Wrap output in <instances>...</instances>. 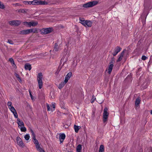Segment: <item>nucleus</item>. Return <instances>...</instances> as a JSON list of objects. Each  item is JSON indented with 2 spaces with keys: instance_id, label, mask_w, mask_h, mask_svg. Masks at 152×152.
<instances>
[{
  "instance_id": "obj_44",
  "label": "nucleus",
  "mask_w": 152,
  "mask_h": 152,
  "mask_svg": "<svg viewBox=\"0 0 152 152\" xmlns=\"http://www.w3.org/2000/svg\"><path fill=\"white\" fill-rule=\"evenodd\" d=\"M61 114H62V113L59 111H58L57 112V116H61Z\"/></svg>"
},
{
  "instance_id": "obj_56",
  "label": "nucleus",
  "mask_w": 152,
  "mask_h": 152,
  "mask_svg": "<svg viewBox=\"0 0 152 152\" xmlns=\"http://www.w3.org/2000/svg\"><path fill=\"white\" fill-rule=\"evenodd\" d=\"M62 114H65V113H63Z\"/></svg>"
},
{
  "instance_id": "obj_23",
  "label": "nucleus",
  "mask_w": 152,
  "mask_h": 152,
  "mask_svg": "<svg viewBox=\"0 0 152 152\" xmlns=\"http://www.w3.org/2000/svg\"><path fill=\"white\" fill-rule=\"evenodd\" d=\"M74 128L75 132L76 133H77L78 132V130L79 129V126L75 125L74 126Z\"/></svg>"
},
{
  "instance_id": "obj_36",
  "label": "nucleus",
  "mask_w": 152,
  "mask_h": 152,
  "mask_svg": "<svg viewBox=\"0 0 152 152\" xmlns=\"http://www.w3.org/2000/svg\"><path fill=\"white\" fill-rule=\"evenodd\" d=\"M32 1V4L33 5H36V4H38V1Z\"/></svg>"
},
{
  "instance_id": "obj_9",
  "label": "nucleus",
  "mask_w": 152,
  "mask_h": 152,
  "mask_svg": "<svg viewBox=\"0 0 152 152\" xmlns=\"http://www.w3.org/2000/svg\"><path fill=\"white\" fill-rule=\"evenodd\" d=\"M121 50V48L119 46H117L114 50V52L112 54L113 56H115Z\"/></svg>"
},
{
  "instance_id": "obj_29",
  "label": "nucleus",
  "mask_w": 152,
  "mask_h": 152,
  "mask_svg": "<svg viewBox=\"0 0 152 152\" xmlns=\"http://www.w3.org/2000/svg\"><path fill=\"white\" fill-rule=\"evenodd\" d=\"M18 144L20 146L23 147V146H24V144L22 140L20 142H19Z\"/></svg>"
},
{
  "instance_id": "obj_11",
  "label": "nucleus",
  "mask_w": 152,
  "mask_h": 152,
  "mask_svg": "<svg viewBox=\"0 0 152 152\" xmlns=\"http://www.w3.org/2000/svg\"><path fill=\"white\" fill-rule=\"evenodd\" d=\"M72 72H69L67 73L66 76L65 78V81L66 82H67L68 80L70 79V77L72 76Z\"/></svg>"
},
{
  "instance_id": "obj_49",
  "label": "nucleus",
  "mask_w": 152,
  "mask_h": 152,
  "mask_svg": "<svg viewBox=\"0 0 152 152\" xmlns=\"http://www.w3.org/2000/svg\"><path fill=\"white\" fill-rule=\"evenodd\" d=\"M29 91L30 96L31 99H33V98H32L33 96H32V95L31 94V92L29 90Z\"/></svg>"
},
{
  "instance_id": "obj_55",
  "label": "nucleus",
  "mask_w": 152,
  "mask_h": 152,
  "mask_svg": "<svg viewBox=\"0 0 152 152\" xmlns=\"http://www.w3.org/2000/svg\"><path fill=\"white\" fill-rule=\"evenodd\" d=\"M151 152H152V148L151 149Z\"/></svg>"
},
{
  "instance_id": "obj_6",
  "label": "nucleus",
  "mask_w": 152,
  "mask_h": 152,
  "mask_svg": "<svg viewBox=\"0 0 152 152\" xmlns=\"http://www.w3.org/2000/svg\"><path fill=\"white\" fill-rule=\"evenodd\" d=\"M53 30L52 28H43L41 30V32L44 34H46L50 33Z\"/></svg>"
},
{
  "instance_id": "obj_19",
  "label": "nucleus",
  "mask_w": 152,
  "mask_h": 152,
  "mask_svg": "<svg viewBox=\"0 0 152 152\" xmlns=\"http://www.w3.org/2000/svg\"><path fill=\"white\" fill-rule=\"evenodd\" d=\"M38 4L39 5H47L48 3L45 1H38Z\"/></svg>"
},
{
  "instance_id": "obj_54",
  "label": "nucleus",
  "mask_w": 152,
  "mask_h": 152,
  "mask_svg": "<svg viewBox=\"0 0 152 152\" xmlns=\"http://www.w3.org/2000/svg\"><path fill=\"white\" fill-rule=\"evenodd\" d=\"M150 113L151 114H152V110L151 111Z\"/></svg>"
},
{
  "instance_id": "obj_15",
  "label": "nucleus",
  "mask_w": 152,
  "mask_h": 152,
  "mask_svg": "<svg viewBox=\"0 0 152 152\" xmlns=\"http://www.w3.org/2000/svg\"><path fill=\"white\" fill-rule=\"evenodd\" d=\"M67 82H66L65 81V80L64 82H62L61 83L59 84V86L58 87V88L59 89H61L65 85L66 83Z\"/></svg>"
},
{
  "instance_id": "obj_27",
  "label": "nucleus",
  "mask_w": 152,
  "mask_h": 152,
  "mask_svg": "<svg viewBox=\"0 0 152 152\" xmlns=\"http://www.w3.org/2000/svg\"><path fill=\"white\" fill-rule=\"evenodd\" d=\"M10 110L13 114L15 113V112H16V111L14 107H10Z\"/></svg>"
},
{
  "instance_id": "obj_32",
  "label": "nucleus",
  "mask_w": 152,
  "mask_h": 152,
  "mask_svg": "<svg viewBox=\"0 0 152 152\" xmlns=\"http://www.w3.org/2000/svg\"><path fill=\"white\" fill-rule=\"evenodd\" d=\"M4 4L1 3V2L0 1V8L4 9Z\"/></svg>"
},
{
  "instance_id": "obj_39",
  "label": "nucleus",
  "mask_w": 152,
  "mask_h": 152,
  "mask_svg": "<svg viewBox=\"0 0 152 152\" xmlns=\"http://www.w3.org/2000/svg\"><path fill=\"white\" fill-rule=\"evenodd\" d=\"M7 42L11 45H13L14 44L13 41L10 39H8Z\"/></svg>"
},
{
  "instance_id": "obj_47",
  "label": "nucleus",
  "mask_w": 152,
  "mask_h": 152,
  "mask_svg": "<svg viewBox=\"0 0 152 152\" xmlns=\"http://www.w3.org/2000/svg\"><path fill=\"white\" fill-rule=\"evenodd\" d=\"M9 60L11 63H12L14 61L13 59L12 58H10Z\"/></svg>"
},
{
  "instance_id": "obj_13",
  "label": "nucleus",
  "mask_w": 152,
  "mask_h": 152,
  "mask_svg": "<svg viewBox=\"0 0 152 152\" xmlns=\"http://www.w3.org/2000/svg\"><path fill=\"white\" fill-rule=\"evenodd\" d=\"M65 135L63 133L60 134L59 139L61 142H62L65 138Z\"/></svg>"
},
{
  "instance_id": "obj_10",
  "label": "nucleus",
  "mask_w": 152,
  "mask_h": 152,
  "mask_svg": "<svg viewBox=\"0 0 152 152\" xmlns=\"http://www.w3.org/2000/svg\"><path fill=\"white\" fill-rule=\"evenodd\" d=\"M30 33L29 29L23 30L19 32V34L21 35H26Z\"/></svg>"
},
{
  "instance_id": "obj_21",
  "label": "nucleus",
  "mask_w": 152,
  "mask_h": 152,
  "mask_svg": "<svg viewBox=\"0 0 152 152\" xmlns=\"http://www.w3.org/2000/svg\"><path fill=\"white\" fill-rule=\"evenodd\" d=\"M54 50H55V51H58L59 50H60L59 48V47H58V45L57 43H56L55 44Z\"/></svg>"
},
{
  "instance_id": "obj_12",
  "label": "nucleus",
  "mask_w": 152,
  "mask_h": 152,
  "mask_svg": "<svg viewBox=\"0 0 152 152\" xmlns=\"http://www.w3.org/2000/svg\"><path fill=\"white\" fill-rule=\"evenodd\" d=\"M25 69L26 70H30L31 69V65L29 63H26L25 65Z\"/></svg>"
},
{
  "instance_id": "obj_38",
  "label": "nucleus",
  "mask_w": 152,
  "mask_h": 152,
  "mask_svg": "<svg viewBox=\"0 0 152 152\" xmlns=\"http://www.w3.org/2000/svg\"><path fill=\"white\" fill-rule=\"evenodd\" d=\"M126 51L125 50H124L121 53L120 56L122 57L123 58L124 55V53Z\"/></svg>"
},
{
  "instance_id": "obj_2",
  "label": "nucleus",
  "mask_w": 152,
  "mask_h": 152,
  "mask_svg": "<svg viewBox=\"0 0 152 152\" xmlns=\"http://www.w3.org/2000/svg\"><path fill=\"white\" fill-rule=\"evenodd\" d=\"M98 2L95 1H90L83 4V7L86 8L92 7L96 5Z\"/></svg>"
},
{
  "instance_id": "obj_4",
  "label": "nucleus",
  "mask_w": 152,
  "mask_h": 152,
  "mask_svg": "<svg viewBox=\"0 0 152 152\" xmlns=\"http://www.w3.org/2000/svg\"><path fill=\"white\" fill-rule=\"evenodd\" d=\"M24 25H27L28 27H30L31 26H35L38 24L37 22H34L33 21L29 22H23Z\"/></svg>"
},
{
  "instance_id": "obj_5",
  "label": "nucleus",
  "mask_w": 152,
  "mask_h": 152,
  "mask_svg": "<svg viewBox=\"0 0 152 152\" xmlns=\"http://www.w3.org/2000/svg\"><path fill=\"white\" fill-rule=\"evenodd\" d=\"M115 63V59L113 57L111 58L110 62V65L108 67V73L110 74L112 72V70L113 69V64Z\"/></svg>"
},
{
  "instance_id": "obj_53",
  "label": "nucleus",
  "mask_w": 152,
  "mask_h": 152,
  "mask_svg": "<svg viewBox=\"0 0 152 152\" xmlns=\"http://www.w3.org/2000/svg\"><path fill=\"white\" fill-rule=\"evenodd\" d=\"M52 107H53L52 109H54V110H55V104H52Z\"/></svg>"
},
{
  "instance_id": "obj_3",
  "label": "nucleus",
  "mask_w": 152,
  "mask_h": 152,
  "mask_svg": "<svg viewBox=\"0 0 152 152\" xmlns=\"http://www.w3.org/2000/svg\"><path fill=\"white\" fill-rule=\"evenodd\" d=\"M107 108L105 107L104 109L103 113V121L104 123H105L107 120L109 113L107 112Z\"/></svg>"
},
{
  "instance_id": "obj_42",
  "label": "nucleus",
  "mask_w": 152,
  "mask_h": 152,
  "mask_svg": "<svg viewBox=\"0 0 152 152\" xmlns=\"http://www.w3.org/2000/svg\"><path fill=\"white\" fill-rule=\"evenodd\" d=\"M13 115L15 118H18V115L16 111L15 112Z\"/></svg>"
},
{
  "instance_id": "obj_30",
  "label": "nucleus",
  "mask_w": 152,
  "mask_h": 152,
  "mask_svg": "<svg viewBox=\"0 0 152 152\" xmlns=\"http://www.w3.org/2000/svg\"><path fill=\"white\" fill-rule=\"evenodd\" d=\"M60 106L61 107V108H64V103L61 101V100H60Z\"/></svg>"
},
{
  "instance_id": "obj_50",
  "label": "nucleus",
  "mask_w": 152,
  "mask_h": 152,
  "mask_svg": "<svg viewBox=\"0 0 152 152\" xmlns=\"http://www.w3.org/2000/svg\"><path fill=\"white\" fill-rule=\"evenodd\" d=\"M26 3H28V4H32V1H26Z\"/></svg>"
},
{
  "instance_id": "obj_25",
  "label": "nucleus",
  "mask_w": 152,
  "mask_h": 152,
  "mask_svg": "<svg viewBox=\"0 0 152 152\" xmlns=\"http://www.w3.org/2000/svg\"><path fill=\"white\" fill-rule=\"evenodd\" d=\"M47 110L48 111H53L54 110V109H52V108H51L49 106V104H47Z\"/></svg>"
},
{
  "instance_id": "obj_8",
  "label": "nucleus",
  "mask_w": 152,
  "mask_h": 152,
  "mask_svg": "<svg viewBox=\"0 0 152 152\" xmlns=\"http://www.w3.org/2000/svg\"><path fill=\"white\" fill-rule=\"evenodd\" d=\"M31 133L32 134V137L33 140V141L35 145H38L39 144V142L38 140L36 139V136L34 133L32 129H31L30 130Z\"/></svg>"
},
{
  "instance_id": "obj_52",
  "label": "nucleus",
  "mask_w": 152,
  "mask_h": 152,
  "mask_svg": "<svg viewBox=\"0 0 152 152\" xmlns=\"http://www.w3.org/2000/svg\"><path fill=\"white\" fill-rule=\"evenodd\" d=\"M80 20L81 22L80 23H83L84 21H85V20H83V19L82 18H80Z\"/></svg>"
},
{
  "instance_id": "obj_7",
  "label": "nucleus",
  "mask_w": 152,
  "mask_h": 152,
  "mask_svg": "<svg viewBox=\"0 0 152 152\" xmlns=\"http://www.w3.org/2000/svg\"><path fill=\"white\" fill-rule=\"evenodd\" d=\"M21 23V22L19 20H13L9 21V23L11 25L15 26H19Z\"/></svg>"
},
{
  "instance_id": "obj_16",
  "label": "nucleus",
  "mask_w": 152,
  "mask_h": 152,
  "mask_svg": "<svg viewBox=\"0 0 152 152\" xmlns=\"http://www.w3.org/2000/svg\"><path fill=\"white\" fill-rule=\"evenodd\" d=\"M30 33H37V30L36 28H34L29 29Z\"/></svg>"
},
{
  "instance_id": "obj_18",
  "label": "nucleus",
  "mask_w": 152,
  "mask_h": 152,
  "mask_svg": "<svg viewBox=\"0 0 152 152\" xmlns=\"http://www.w3.org/2000/svg\"><path fill=\"white\" fill-rule=\"evenodd\" d=\"M82 149V145L80 144L78 145L77 148V152H80Z\"/></svg>"
},
{
  "instance_id": "obj_28",
  "label": "nucleus",
  "mask_w": 152,
  "mask_h": 152,
  "mask_svg": "<svg viewBox=\"0 0 152 152\" xmlns=\"http://www.w3.org/2000/svg\"><path fill=\"white\" fill-rule=\"evenodd\" d=\"M20 130L22 132H25L26 131V128L24 126H22L20 128Z\"/></svg>"
},
{
  "instance_id": "obj_45",
  "label": "nucleus",
  "mask_w": 152,
  "mask_h": 152,
  "mask_svg": "<svg viewBox=\"0 0 152 152\" xmlns=\"http://www.w3.org/2000/svg\"><path fill=\"white\" fill-rule=\"evenodd\" d=\"M147 58L145 56H143L142 57V59L143 60H145Z\"/></svg>"
},
{
  "instance_id": "obj_33",
  "label": "nucleus",
  "mask_w": 152,
  "mask_h": 152,
  "mask_svg": "<svg viewBox=\"0 0 152 152\" xmlns=\"http://www.w3.org/2000/svg\"><path fill=\"white\" fill-rule=\"evenodd\" d=\"M96 99V98L94 96V95L92 96V98L91 99V103H93L95 101V100Z\"/></svg>"
},
{
  "instance_id": "obj_17",
  "label": "nucleus",
  "mask_w": 152,
  "mask_h": 152,
  "mask_svg": "<svg viewBox=\"0 0 152 152\" xmlns=\"http://www.w3.org/2000/svg\"><path fill=\"white\" fill-rule=\"evenodd\" d=\"M92 23L91 21L87 20L86 26H87L88 27H91L92 26Z\"/></svg>"
},
{
  "instance_id": "obj_22",
  "label": "nucleus",
  "mask_w": 152,
  "mask_h": 152,
  "mask_svg": "<svg viewBox=\"0 0 152 152\" xmlns=\"http://www.w3.org/2000/svg\"><path fill=\"white\" fill-rule=\"evenodd\" d=\"M140 100L139 98H137L135 102V105L136 106H138L140 103Z\"/></svg>"
},
{
  "instance_id": "obj_51",
  "label": "nucleus",
  "mask_w": 152,
  "mask_h": 152,
  "mask_svg": "<svg viewBox=\"0 0 152 152\" xmlns=\"http://www.w3.org/2000/svg\"><path fill=\"white\" fill-rule=\"evenodd\" d=\"M36 145V148L37 149L38 148H39V147H40V145H39V144H38V145H37V144L36 145Z\"/></svg>"
},
{
  "instance_id": "obj_26",
  "label": "nucleus",
  "mask_w": 152,
  "mask_h": 152,
  "mask_svg": "<svg viewBox=\"0 0 152 152\" xmlns=\"http://www.w3.org/2000/svg\"><path fill=\"white\" fill-rule=\"evenodd\" d=\"M12 102H8L7 104V105L8 107V108L10 109V107H13L12 105Z\"/></svg>"
},
{
  "instance_id": "obj_37",
  "label": "nucleus",
  "mask_w": 152,
  "mask_h": 152,
  "mask_svg": "<svg viewBox=\"0 0 152 152\" xmlns=\"http://www.w3.org/2000/svg\"><path fill=\"white\" fill-rule=\"evenodd\" d=\"M126 51L125 50H124L121 53L120 56L122 57L123 58L124 55V53Z\"/></svg>"
},
{
  "instance_id": "obj_1",
  "label": "nucleus",
  "mask_w": 152,
  "mask_h": 152,
  "mask_svg": "<svg viewBox=\"0 0 152 152\" xmlns=\"http://www.w3.org/2000/svg\"><path fill=\"white\" fill-rule=\"evenodd\" d=\"M43 78V75L41 72H40L38 74L37 76V80L38 82L39 88L41 89L43 86V83L42 80Z\"/></svg>"
},
{
  "instance_id": "obj_46",
  "label": "nucleus",
  "mask_w": 152,
  "mask_h": 152,
  "mask_svg": "<svg viewBox=\"0 0 152 152\" xmlns=\"http://www.w3.org/2000/svg\"><path fill=\"white\" fill-rule=\"evenodd\" d=\"M122 57L120 56V57L118 58V59H117V61L119 62L122 59Z\"/></svg>"
},
{
  "instance_id": "obj_35",
  "label": "nucleus",
  "mask_w": 152,
  "mask_h": 152,
  "mask_svg": "<svg viewBox=\"0 0 152 152\" xmlns=\"http://www.w3.org/2000/svg\"><path fill=\"white\" fill-rule=\"evenodd\" d=\"M37 150L40 152H44V151L40 147L37 149Z\"/></svg>"
},
{
  "instance_id": "obj_48",
  "label": "nucleus",
  "mask_w": 152,
  "mask_h": 152,
  "mask_svg": "<svg viewBox=\"0 0 152 152\" xmlns=\"http://www.w3.org/2000/svg\"><path fill=\"white\" fill-rule=\"evenodd\" d=\"M11 64L12 66H13L14 67H15V66L16 67V66L15 63V62L14 61L13 62H12V63H11Z\"/></svg>"
},
{
  "instance_id": "obj_41",
  "label": "nucleus",
  "mask_w": 152,
  "mask_h": 152,
  "mask_svg": "<svg viewBox=\"0 0 152 152\" xmlns=\"http://www.w3.org/2000/svg\"><path fill=\"white\" fill-rule=\"evenodd\" d=\"M61 69V68H60L59 67H58V69L57 70V71L56 72V74H58L59 73Z\"/></svg>"
},
{
  "instance_id": "obj_31",
  "label": "nucleus",
  "mask_w": 152,
  "mask_h": 152,
  "mask_svg": "<svg viewBox=\"0 0 152 152\" xmlns=\"http://www.w3.org/2000/svg\"><path fill=\"white\" fill-rule=\"evenodd\" d=\"M24 137L26 140H28L29 139L30 136L29 134H26L25 136Z\"/></svg>"
},
{
  "instance_id": "obj_14",
  "label": "nucleus",
  "mask_w": 152,
  "mask_h": 152,
  "mask_svg": "<svg viewBox=\"0 0 152 152\" xmlns=\"http://www.w3.org/2000/svg\"><path fill=\"white\" fill-rule=\"evenodd\" d=\"M17 123L18 124L19 126H20L21 127L22 126H24V124L23 122L20 121L19 118H18L17 119Z\"/></svg>"
},
{
  "instance_id": "obj_40",
  "label": "nucleus",
  "mask_w": 152,
  "mask_h": 152,
  "mask_svg": "<svg viewBox=\"0 0 152 152\" xmlns=\"http://www.w3.org/2000/svg\"><path fill=\"white\" fill-rule=\"evenodd\" d=\"M16 76L18 79V80L20 81H20H21V78L19 77V75L18 74H16Z\"/></svg>"
},
{
  "instance_id": "obj_24",
  "label": "nucleus",
  "mask_w": 152,
  "mask_h": 152,
  "mask_svg": "<svg viewBox=\"0 0 152 152\" xmlns=\"http://www.w3.org/2000/svg\"><path fill=\"white\" fill-rule=\"evenodd\" d=\"M17 11L19 13H24L26 12V11L25 9H20L18 10Z\"/></svg>"
},
{
  "instance_id": "obj_34",
  "label": "nucleus",
  "mask_w": 152,
  "mask_h": 152,
  "mask_svg": "<svg viewBox=\"0 0 152 152\" xmlns=\"http://www.w3.org/2000/svg\"><path fill=\"white\" fill-rule=\"evenodd\" d=\"M22 140L21 139V138L19 137H17L16 138V141L17 142L18 144L19 143V142H20L21 141H22Z\"/></svg>"
},
{
  "instance_id": "obj_43",
  "label": "nucleus",
  "mask_w": 152,
  "mask_h": 152,
  "mask_svg": "<svg viewBox=\"0 0 152 152\" xmlns=\"http://www.w3.org/2000/svg\"><path fill=\"white\" fill-rule=\"evenodd\" d=\"M86 21L87 20L84 21L83 23H81V24L85 27H86Z\"/></svg>"
},
{
  "instance_id": "obj_20",
  "label": "nucleus",
  "mask_w": 152,
  "mask_h": 152,
  "mask_svg": "<svg viewBox=\"0 0 152 152\" xmlns=\"http://www.w3.org/2000/svg\"><path fill=\"white\" fill-rule=\"evenodd\" d=\"M104 151V146L103 145H100L99 152H103Z\"/></svg>"
}]
</instances>
